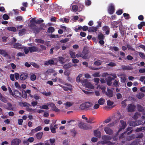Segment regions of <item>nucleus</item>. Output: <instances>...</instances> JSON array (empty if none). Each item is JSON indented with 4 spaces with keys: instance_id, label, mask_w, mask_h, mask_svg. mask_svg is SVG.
<instances>
[{
    "instance_id": "nucleus-1",
    "label": "nucleus",
    "mask_w": 145,
    "mask_h": 145,
    "mask_svg": "<svg viewBox=\"0 0 145 145\" xmlns=\"http://www.w3.org/2000/svg\"><path fill=\"white\" fill-rule=\"evenodd\" d=\"M81 82L82 85L86 88L91 89H93L94 88V86L90 82H88L87 79H84L83 80H81Z\"/></svg>"
},
{
    "instance_id": "nucleus-2",
    "label": "nucleus",
    "mask_w": 145,
    "mask_h": 145,
    "mask_svg": "<svg viewBox=\"0 0 145 145\" xmlns=\"http://www.w3.org/2000/svg\"><path fill=\"white\" fill-rule=\"evenodd\" d=\"M37 20H35V18H32L30 20V26L33 29L32 30L35 32H38L39 31V30H37L35 26V24H37Z\"/></svg>"
},
{
    "instance_id": "nucleus-3",
    "label": "nucleus",
    "mask_w": 145,
    "mask_h": 145,
    "mask_svg": "<svg viewBox=\"0 0 145 145\" xmlns=\"http://www.w3.org/2000/svg\"><path fill=\"white\" fill-rule=\"evenodd\" d=\"M114 125V123L109 124L108 125V127H106L105 128L104 130L107 134L110 135L112 134L113 133V131L109 127H112Z\"/></svg>"
},
{
    "instance_id": "nucleus-4",
    "label": "nucleus",
    "mask_w": 145,
    "mask_h": 145,
    "mask_svg": "<svg viewBox=\"0 0 145 145\" xmlns=\"http://www.w3.org/2000/svg\"><path fill=\"white\" fill-rule=\"evenodd\" d=\"M79 127L84 130H88L92 128V127L89 125H86L83 123H80L79 124Z\"/></svg>"
},
{
    "instance_id": "nucleus-5",
    "label": "nucleus",
    "mask_w": 145,
    "mask_h": 145,
    "mask_svg": "<svg viewBox=\"0 0 145 145\" xmlns=\"http://www.w3.org/2000/svg\"><path fill=\"white\" fill-rule=\"evenodd\" d=\"M142 123V121L140 120L136 121H129V125L132 126H136L139 125Z\"/></svg>"
},
{
    "instance_id": "nucleus-6",
    "label": "nucleus",
    "mask_w": 145,
    "mask_h": 145,
    "mask_svg": "<svg viewBox=\"0 0 145 145\" xmlns=\"http://www.w3.org/2000/svg\"><path fill=\"white\" fill-rule=\"evenodd\" d=\"M67 55L66 54H63L61 56L58 57L59 61L61 64H63L65 62V59L67 57Z\"/></svg>"
},
{
    "instance_id": "nucleus-7",
    "label": "nucleus",
    "mask_w": 145,
    "mask_h": 145,
    "mask_svg": "<svg viewBox=\"0 0 145 145\" xmlns=\"http://www.w3.org/2000/svg\"><path fill=\"white\" fill-rule=\"evenodd\" d=\"M13 46L14 48L18 50L23 49L24 48V46H22V44L18 42L14 43Z\"/></svg>"
},
{
    "instance_id": "nucleus-8",
    "label": "nucleus",
    "mask_w": 145,
    "mask_h": 145,
    "mask_svg": "<svg viewBox=\"0 0 145 145\" xmlns=\"http://www.w3.org/2000/svg\"><path fill=\"white\" fill-rule=\"evenodd\" d=\"M120 122L121 123V125L120 126V128L118 132H120L122 129H123L126 126V123L123 120H121Z\"/></svg>"
},
{
    "instance_id": "nucleus-9",
    "label": "nucleus",
    "mask_w": 145,
    "mask_h": 145,
    "mask_svg": "<svg viewBox=\"0 0 145 145\" xmlns=\"http://www.w3.org/2000/svg\"><path fill=\"white\" fill-rule=\"evenodd\" d=\"M21 141L18 138L13 139L12 141L11 145H18Z\"/></svg>"
},
{
    "instance_id": "nucleus-10",
    "label": "nucleus",
    "mask_w": 145,
    "mask_h": 145,
    "mask_svg": "<svg viewBox=\"0 0 145 145\" xmlns=\"http://www.w3.org/2000/svg\"><path fill=\"white\" fill-rule=\"evenodd\" d=\"M29 52L31 53L33 52H34L39 51L38 48L36 46H33L29 47Z\"/></svg>"
},
{
    "instance_id": "nucleus-11",
    "label": "nucleus",
    "mask_w": 145,
    "mask_h": 145,
    "mask_svg": "<svg viewBox=\"0 0 145 145\" xmlns=\"http://www.w3.org/2000/svg\"><path fill=\"white\" fill-rule=\"evenodd\" d=\"M56 59V58H54V60L50 59L48 61H46L44 63V65H53L54 63V60H55Z\"/></svg>"
},
{
    "instance_id": "nucleus-12",
    "label": "nucleus",
    "mask_w": 145,
    "mask_h": 145,
    "mask_svg": "<svg viewBox=\"0 0 145 145\" xmlns=\"http://www.w3.org/2000/svg\"><path fill=\"white\" fill-rule=\"evenodd\" d=\"M114 5L112 4H110L108 8V11L110 14L113 13L114 11Z\"/></svg>"
},
{
    "instance_id": "nucleus-13",
    "label": "nucleus",
    "mask_w": 145,
    "mask_h": 145,
    "mask_svg": "<svg viewBox=\"0 0 145 145\" xmlns=\"http://www.w3.org/2000/svg\"><path fill=\"white\" fill-rule=\"evenodd\" d=\"M74 103L72 102L67 101L64 103V105L66 109H67L72 106Z\"/></svg>"
},
{
    "instance_id": "nucleus-14",
    "label": "nucleus",
    "mask_w": 145,
    "mask_h": 145,
    "mask_svg": "<svg viewBox=\"0 0 145 145\" xmlns=\"http://www.w3.org/2000/svg\"><path fill=\"white\" fill-rule=\"evenodd\" d=\"M59 86L62 88L65 91H67L68 90H71L72 89V86L71 85H69L68 87H65L61 85H59Z\"/></svg>"
},
{
    "instance_id": "nucleus-15",
    "label": "nucleus",
    "mask_w": 145,
    "mask_h": 145,
    "mask_svg": "<svg viewBox=\"0 0 145 145\" xmlns=\"http://www.w3.org/2000/svg\"><path fill=\"white\" fill-rule=\"evenodd\" d=\"M72 66V65L71 63H65L63 65V68L65 69H68L70 68Z\"/></svg>"
},
{
    "instance_id": "nucleus-16",
    "label": "nucleus",
    "mask_w": 145,
    "mask_h": 145,
    "mask_svg": "<svg viewBox=\"0 0 145 145\" xmlns=\"http://www.w3.org/2000/svg\"><path fill=\"white\" fill-rule=\"evenodd\" d=\"M0 100L5 103H6L7 102V98L3 96L0 93Z\"/></svg>"
},
{
    "instance_id": "nucleus-17",
    "label": "nucleus",
    "mask_w": 145,
    "mask_h": 145,
    "mask_svg": "<svg viewBox=\"0 0 145 145\" xmlns=\"http://www.w3.org/2000/svg\"><path fill=\"white\" fill-rule=\"evenodd\" d=\"M135 108V106L132 105H129L128 106V112H132L133 111Z\"/></svg>"
},
{
    "instance_id": "nucleus-18",
    "label": "nucleus",
    "mask_w": 145,
    "mask_h": 145,
    "mask_svg": "<svg viewBox=\"0 0 145 145\" xmlns=\"http://www.w3.org/2000/svg\"><path fill=\"white\" fill-rule=\"evenodd\" d=\"M0 54L4 57L8 56V54L5 50L0 49Z\"/></svg>"
},
{
    "instance_id": "nucleus-19",
    "label": "nucleus",
    "mask_w": 145,
    "mask_h": 145,
    "mask_svg": "<svg viewBox=\"0 0 145 145\" xmlns=\"http://www.w3.org/2000/svg\"><path fill=\"white\" fill-rule=\"evenodd\" d=\"M27 74L26 73L21 74L20 76V79L22 80H24L27 77Z\"/></svg>"
},
{
    "instance_id": "nucleus-20",
    "label": "nucleus",
    "mask_w": 145,
    "mask_h": 145,
    "mask_svg": "<svg viewBox=\"0 0 145 145\" xmlns=\"http://www.w3.org/2000/svg\"><path fill=\"white\" fill-rule=\"evenodd\" d=\"M106 95L109 97H112L113 94V92L110 89L108 88L107 92L106 93Z\"/></svg>"
},
{
    "instance_id": "nucleus-21",
    "label": "nucleus",
    "mask_w": 145,
    "mask_h": 145,
    "mask_svg": "<svg viewBox=\"0 0 145 145\" xmlns=\"http://www.w3.org/2000/svg\"><path fill=\"white\" fill-rule=\"evenodd\" d=\"M42 129V128L41 126H38L35 129L32 130L31 132L33 133H35L38 131L41 130Z\"/></svg>"
},
{
    "instance_id": "nucleus-22",
    "label": "nucleus",
    "mask_w": 145,
    "mask_h": 145,
    "mask_svg": "<svg viewBox=\"0 0 145 145\" xmlns=\"http://www.w3.org/2000/svg\"><path fill=\"white\" fill-rule=\"evenodd\" d=\"M120 78H121V81L122 83H125L126 80V76L125 74H123L121 75Z\"/></svg>"
},
{
    "instance_id": "nucleus-23",
    "label": "nucleus",
    "mask_w": 145,
    "mask_h": 145,
    "mask_svg": "<svg viewBox=\"0 0 145 145\" xmlns=\"http://www.w3.org/2000/svg\"><path fill=\"white\" fill-rule=\"evenodd\" d=\"M13 94V96L14 95L17 97H20L22 96L21 93L18 91L16 90L14 91Z\"/></svg>"
},
{
    "instance_id": "nucleus-24",
    "label": "nucleus",
    "mask_w": 145,
    "mask_h": 145,
    "mask_svg": "<svg viewBox=\"0 0 145 145\" xmlns=\"http://www.w3.org/2000/svg\"><path fill=\"white\" fill-rule=\"evenodd\" d=\"M97 30L96 27H90L88 30V31L90 32H96Z\"/></svg>"
},
{
    "instance_id": "nucleus-25",
    "label": "nucleus",
    "mask_w": 145,
    "mask_h": 145,
    "mask_svg": "<svg viewBox=\"0 0 145 145\" xmlns=\"http://www.w3.org/2000/svg\"><path fill=\"white\" fill-rule=\"evenodd\" d=\"M94 135L98 137H100L101 136V133L98 130H95L94 131Z\"/></svg>"
},
{
    "instance_id": "nucleus-26",
    "label": "nucleus",
    "mask_w": 145,
    "mask_h": 145,
    "mask_svg": "<svg viewBox=\"0 0 145 145\" xmlns=\"http://www.w3.org/2000/svg\"><path fill=\"white\" fill-rule=\"evenodd\" d=\"M43 135V133L42 132H39L37 133L36 135L37 138L38 139H40L41 138L42 135Z\"/></svg>"
},
{
    "instance_id": "nucleus-27",
    "label": "nucleus",
    "mask_w": 145,
    "mask_h": 145,
    "mask_svg": "<svg viewBox=\"0 0 145 145\" xmlns=\"http://www.w3.org/2000/svg\"><path fill=\"white\" fill-rule=\"evenodd\" d=\"M26 31V30L25 28L21 30H19V32L18 33V34L19 35H23L25 33V32Z\"/></svg>"
},
{
    "instance_id": "nucleus-28",
    "label": "nucleus",
    "mask_w": 145,
    "mask_h": 145,
    "mask_svg": "<svg viewBox=\"0 0 145 145\" xmlns=\"http://www.w3.org/2000/svg\"><path fill=\"white\" fill-rule=\"evenodd\" d=\"M26 110L30 112H37V110L36 109H32L29 107L26 108Z\"/></svg>"
},
{
    "instance_id": "nucleus-29",
    "label": "nucleus",
    "mask_w": 145,
    "mask_h": 145,
    "mask_svg": "<svg viewBox=\"0 0 145 145\" xmlns=\"http://www.w3.org/2000/svg\"><path fill=\"white\" fill-rule=\"evenodd\" d=\"M122 69L124 70H131L133 68L129 66H125L124 65H122Z\"/></svg>"
},
{
    "instance_id": "nucleus-30",
    "label": "nucleus",
    "mask_w": 145,
    "mask_h": 145,
    "mask_svg": "<svg viewBox=\"0 0 145 145\" xmlns=\"http://www.w3.org/2000/svg\"><path fill=\"white\" fill-rule=\"evenodd\" d=\"M69 54L71 58H73L76 57V54L75 52L71 50L69 51Z\"/></svg>"
},
{
    "instance_id": "nucleus-31",
    "label": "nucleus",
    "mask_w": 145,
    "mask_h": 145,
    "mask_svg": "<svg viewBox=\"0 0 145 145\" xmlns=\"http://www.w3.org/2000/svg\"><path fill=\"white\" fill-rule=\"evenodd\" d=\"M86 109L91 107L93 106V104L91 103L86 102L85 103Z\"/></svg>"
},
{
    "instance_id": "nucleus-32",
    "label": "nucleus",
    "mask_w": 145,
    "mask_h": 145,
    "mask_svg": "<svg viewBox=\"0 0 145 145\" xmlns=\"http://www.w3.org/2000/svg\"><path fill=\"white\" fill-rule=\"evenodd\" d=\"M136 97L139 99H141L144 96V94L142 93H140L136 95Z\"/></svg>"
},
{
    "instance_id": "nucleus-33",
    "label": "nucleus",
    "mask_w": 145,
    "mask_h": 145,
    "mask_svg": "<svg viewBox=\"0 0 145 145\" xmlns=\"http://www.w3.org/2000/svg\"><path fill=\"white\" fill-rule=\"evenodd\" d=\"M7 29L10 31H11L13 32H16V28L13 27H8L7 28Z\"/></svg>"
},
{
    "instance_id": "nucleus-34",
    "label": "nucleus",
    "mask_w": 145,
    "mask_h": 145,
    "mask_svg": "<svg viewBox=\"0 0 145 145\" xmlns=\"http://www.w3.org/2000/svg\"><path fill=\"white\" fill-rule=\"evenodd\" d=\"M79 108L81 110H84L86 109L85 103H84L80 105Z\"/></svg>"
},
{
    "instance_id": "nucleus-35",
    "label": "nucleus",
    "mask_w": 145,
    "mask_h": 145,
    "mask_svg": "<svg viewBox=\"0 0 145 145\" xmlns=\"http://www.w3.org/2000/svg\"><path fill=\"white\" fill-rule=\"evenodd\" d=\"M105 102L104 99L102 98H100L98 101V103L100 105H102L104 104Z\"/></svg>"
},
{
    "instance_id": "nucleus-36",
    "label": "nucleus",
    "mask_w": 145,
    "mask_h": 145,
    "mask_svg": "<svg viewBox=\"0 0 145 145\" xmlns=\"http://www.w3.org/2000/svg\"><path fill=\"white\" fill-rule=\"evenodd\" d=\"M39 108L41 109H43L46 110H48L49 109L48 105H43L40 106H39Z\"/></svg>"
},
{
    "instance_id": "nucleus-37",
    "label": "nucleus",
    "mask_w": 145,
    "mask_h": 145,
    "mask_svg": "<svg viewBox=\"0 0 145 145\" xmlns=\"http://www.w3.org/2000/svg\"><path fill=\"white\" fill-rule=\"evenodd\" d=\"M140 116V114L138 112H136L133 116V118L135 119H136L139 118Z\"/></svg>"
},
{
    "instance_id": "nucleus-38",
    "label": "nucleus",
    "mask_w": 145,
    "mask_h": 145,
    "mask_svg": "<svg viewBox=\"0 0 145 145\" xmlns=\"http://www.w3.org/2000/svg\"><path fill=\"white\" fill-rule=\"evenodd\" d=\"M109 80L107 81V84L109 86H110L111 84H112V82H111L112 80H113V79L112 78H111L110 77H109L108 78Z\"/></svg>"
},
{
    "instance_id": "nucleus-39",
    "label": "nucleus",
    "mask_w": 145,
    "mask_h": 145,
    "mask_svg": "<svg viewBox=\"0 0 145 145\" xmlns=\"http://www.w3.org/2000/svg\"><path fill=\"white\" fill-rule=\"evenodd\" d=\"M127 46L128 49V50H129L134 51L135 50V49L133 48L129 44H127Z\"/></svg>"
},
{
    "instance_id": "nucleus-40",
    "label": "nucleus",
    "mask_w": 145,
    "mask_h": 145,
    "mask_svg": "<svg viewBox=\"0 0 145 145\" xmlns=\"http://www.w3.org/2000/svg\"><path fill=\"white\" fill-rule=\"evenodd\" d=\"M41 93L46 96H50L51 94V92L50 91L48 92H42Z\"/></svg>"
},
{
    "instance_id": "nucleus-41",
    "label": "nucleus",
    "mask_w": 145,
    "mask_h": 145,
    "mask_svg": "<svg viewBox=\"0 0 145 145\" xmlns=\"http://www.w3.org/2000/svg\"><path fill=\"white\" fill-rule=\"evenodd\" d=\"M98 39L99 40L103 39L104 38L103 35L101 33H99L98 36Z\"/></svg>"
},
{
    "instance_id": "nucleus-42",
    "label": "nucleus",
    "mask_w": 145,
    "mask_h": 145,
    "mask_svg": "<svg viewBox=\"0 0 145 145\" xmlns=\"http://www.w3.org/2000/svg\"><path fill=\"white\" fill-rule=\"evenodd\" d=\"M72 9L74 12H76L78 10V7L76 5H74L72 7Z\"/></svg>"
},
{
    "instance_id": "nucleus-43",
    "label": "nucleus",
    "mask_w": 145,
    "mask_h": 145,
    "mask_svg": "<svg viewBox=\"0 0 145 145\" xmlns=\"http://www.w3.org/2000/svg\"><path fill=\"white\" fill-rule=\"evenodd\" d=\"M102 62L100 60H98L95 61L94 63V64L96 65L99 66L101 64Z\"/></svg>"
},
{
    "instance_id": "nucleus-44",
    "label": "nucleus",
    "mask_w": 145,
    "mask_h": 145,
    "mask_svg": "<svg viewBox=\"0 0 145 145\" xmlns=\"http://www.w3.org/2000/svg\"><path fill=\"white\" fill-rule=\"evenodd\" d=\"M24 51L25 54H27L29 51V47L28 48H25L24 46Z\"/></svg>"
},
{
    "instance_id": "nucleus-45",
    "label": "nucleus",
    "mask_w": 145,
    "mask_h": 145,
    "mask_svg": "<svg viewBox=\"0 0 145 145\" xmlns=\"http://www.w3.org/2000/svg\"><path fill=\"white\" fill-rule=\"evenodd\" d=\"M35 42L37 43H40L42 44H43L44 43V41L40 39H35Z\"/></svg>"
},
{
    "instance_id": "nucleus-46",
    "label": "nucleus",
    "mask_w": 145,
    "mask_h": 145,
    "mask_svg": "<svg viewBox=\"0 0 145 145\" xmlns=\"http://www.w3.org/2000/svg\"><path fill=\"white\" fill-rule=\"evenodd\" d=\"M137 106L138 109L139 111H143V109H144L143 108V107L140 105H137Z\"/></svg>"
},
{
    "instance_id": "nucleus-47",
    "label": "nucleus",
    "mask_w": 145,
    "mask_h": 145,
    "mask_svg": "<svg viewBox=\"0 0 145 145\" xmlns=\"http://www.w3.org/2000/svg\"><path fill=\"white\" fill-rule=\"evenodd\" d=\"M76 57H82L83 59H86V57L85 56H82V54H77L76 55Z\"/></svg>"
},
{
    "instance_id": "nucleus-48",
    "label": "nucleus",
    "mask_w": 145,
    "mask_h": 145,
    "mask_svg": "<svg viewBox=\"0 0 145 145\" xmlns=\"http://www.w3.org/2000/svg\"><path fill=\"white\" fill-rule=\"evenodd\" d=\"M54 28L52 27H50L48 29V32L52 33L54 31Z\"/></svg>"
},
{
    "instance_id": "nucleus-49",
    "label": "nucleus",
    "mask_w": 145,
    "mask_h": 145,
    "mask_svg": "<svg viewBox=\"0 0 145 145\" xmlns=\"http://www.w3.org/2000/svg\"><path fill=\"white\" fill-rule=\"evenodd\" d=\"M50 129L51 130V132L53 133H56V130L55 128L54 127H53L51 126Z\"/></svg>"
},
{
    "instance_id": "nucleus-50",
    "label": "nucleus",
    "mask_w": 145,
    "mask_h": 145,
    "mask_svg": "<svg viewBox=\"0 0 145 145\" xmlns=\"http://www.w3.org/2000/svg\"><path fill=\"white\" fill-rule=\"evenodd\" d=\"M36 76L35 74H32L31 76V79L32 81H34L36 80Z\"/></svg>"
},
{
    "instance_id": "nucleus-51",
    "label": "nucleus",
    "mask_w": 145,
    "mask_h": 145,
    "mask_svg": "<svg viewBox=\"0 0 145 145\" xmlns=\"http://www.w3.org/2000/svg\"><path fill=\"white\" fill-rule=\"evenodd\" d=\"M114 103L113 102L111 101L108 100L107 101V105L109 106H110L112 105Z\"/></svg>"
},
{
    "instance_id": "nucleus-52",
    "label": "nucleus",
    "mask_w": 145,
    "mask_h": 145,
    "mask_svg": "<svg viewBox=\"0 0 145 145\" xmlns=\"http://www.w3.org/2000/svg\"><path fill=\"white\" fill-rule=\"evenodd\" d=\"M15 87L18 89H21V87L17 82H16L14 84Z\"/></svg>"
},
{
    "instance_id": "nucleus-53",
    "label": "nucleus",
    "mask_w": 145,
    "mask_h": 145,
    "mask_svg": "<svg viewBox=\"0 0 145 145\" xmlns=\"http://www.w3.org/2000/svg\"><path fill=\"white\" fill-rule=\"evenodd\" d=\"M82 76L81 74H79L76 78V81L77 82H79L80 81V78Z\"/></svg>"
},
{
    "instance_id": "nucleus-54",
    "label": "nucleus",
    "mask_w": 145,
    "mask_h": 145,
    "mask_svg": "<svg viewBox=\"0 0 145 145\" xmlns=\"http://www.w3.org/2000/svg\"><path fill=\"white\" fill-rule=\"evenodd\" d=\"M107 65L111 67L115 66H116V64L115 63L113 62H110L107 64Z\"/></svg>"
},
{
    "instance_id": "nucleus-55",
    "label": "nucleus",
    "mask_w": 145,
    "mask_h": 145,
    "mask_svg": "<svg viewBox=\"0 0 145 145\" xmlns=\"http://www.w3.org/2000/svg\"><path fill=\"white\" fill-rule=\"evenodd\" d=\"M33 98L36 100H38L40 98V97L37 94H35L33 96Z\"/></svg>"
},
{
    "instance_id": "nucleus-56",
    "label": "nucleus",
    "mask_w": 145,
    "mask_h": 145,
    "mask_svg": "<svg viewBox=\"0 0 145 145\" xmlns=\"http://www.w3.org/2000/svg\"><path fill=\"white\" fill-rule=\"evenodd\" d=\"M47 104L48 105L50 106L52 108L55 106V104L52 103H47Z\"/></svg>"
},
{
    "instance_id": "nucleus-57",
    "label": "nucleus",
    "mask_w": 145,
    "mask_h": 145,
    "mask_svg": "<svg viewBox=\"0 0 145 145\" xmlns=\"http://www.w3.org/2000/svg\"><path fill=\"white\" fill-rule=\"evenodd\" d=\"M138 53H139V54L140 56V57H141L143 59L145 58V56L144 53H142V52H138Z\"/></svg>"
},
{
    "instance_id": "nucleus-58",
    "label": "nucleus",
    "mask_w": 145,
    "mask_h": 145,
    "mask_svg": "<svg viewBox=\"0 0 145 145\" xmlns=\"http://www.w3.org/2000/svg\"><path fill=\"white\" fill-rule=\"evenodd\" d=\"M72 62L74 63H76L79 62V60L73 58L72 59Z\"/></svg>"
},
{
    "instance_id": "nucleus-59",
    "label": "nucleus",
    "mask_w": 145,
    "mask_h": 145,
    "mask_svg": "<svg viewBox=\"0 0 145 145\" xmlns=\"http://www.w3.org/2000/svg\"><path fill=\"white\" fill-rule=\"evenodd\" d=\"M31 64L32 65H33L34 67L36 68H39V66L37 65V64L34 63H31Z\"/></svg>"
},
{
    "instance_id": "nucleus-60",
    "label": "nucleus",
    "mask_w": 145,
    "mask_h": 145,
    "mask_svg": "<svg viewBox=\"0 0 145 145\" xmlns=\"http://www.w3.org/2000/svg\"><path fill=\"white\" fill-rule=\"evenodd\" d=\"M123 16L126 19H128L129 18V14L126 13H124L123 14Z\"/></svg>"
},
{
    "instance_id": "nucleus-61",
    "label": "nucleus",
    "mask_w": 145,
    "mask_h": 145,
    "mask_svg": "<svg viewBox=\"0 0 145 145\" xmlns=\"http://www.w3.org/2000/svg\"><path fill=\"white\" fill-rule=\"evenodd\" d=\"M17 56L20 57L25 56V55L24 53L18 52L17 54Z\"/></svg>"
},
{
    "instance_id": "nucleus-62",
    "label": "nucleus",
    "mask_w": 145,
    "mask_h": 145,
    "mask_svg": "<svg viewBox=\"0 0 145 145\" xmlns=\"http://www.w3.org/2000/svg\"><path fill=\"white\" fill-rule=\"evenodd\" d=\"M93 76L94 77L100 76L99 73V72H96L93 74Z\"/></svg>"
},
{
    "instance_id": "nucleus-63",
    "label": "nucleus",
    "mask_w": 145,
    "mask_h": 145,
    "mask_svg": "<svg viewBox=\"0 0 145 145\" xmlns=\"http://www.w3.org/2000/svg\"><path fill=\"white\" fill-rule=\"evenodd\" d=\"M3 18L5 20H7L9 18V16L8 15L6 14H4L3 15Z\"/></svg>"
},
{
    "instance_id": "nucleus-64",
    "label": "nucleus",
    "mask_w": 145,
    "mask_h": 145,
    "mask_svg": "<svg viewBox=\"0 0 145 145\" xmlns=\"http://www.w3.org/2000/svg\"><path fill=\"white\" fill-rule=\"evenodd\" d=\"M14 76L16 79L18 80L19 78V74L18 73H15Z\"/></svg>"
}]
</instances>
